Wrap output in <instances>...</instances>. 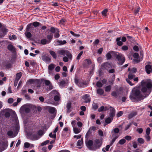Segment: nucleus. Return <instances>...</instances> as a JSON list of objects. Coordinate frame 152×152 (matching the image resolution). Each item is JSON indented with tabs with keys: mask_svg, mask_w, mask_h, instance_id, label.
<instances>
[{
	"mask_svg": "<svg viewBox=\"0 0 152 152\" xmlns=\"http://www.w3.org/2000/svg\"><path fill=\"white\" fill-rule=\"evenodd\" d=\"M141 91L143 95H142L140 91L136 89L133 91L129 98L133 102H138L143 100L144 98L148 95L151 91L152 88V81L150 80H143L141 82Z\"/></svg>",
	"mask_w": 152,
	"mask_h": 152,
	"instance_id": "1",
	"label": "nucleus"
},
{
	"mask_svg": "<svg viewBox=\"0 0 152 152\" xmlns=\"http://www.w3.org/2000/svg\"><path fill=\"white\" fill-rule=\"evenodd\" d=\"M114 57L116 58L118 61V64L119 65H122L125 61V58L121 53L115 52L114 53Z\"/></svg>",
	"mask_w": 152,
	"mask_h": 152,
	"instance_id": "2",
	"label": "nucleus"
},
{
	"mask_svg": "<svg viewBox=\"0 0 152 152\" xmlns=\"http://www.w3.org/2000/svg\"><path fill=\"white\" fill-rule=\"evenodd\" d=\"M95 143L93 145V150H95L100 148L102 145V142L99 139H96L94 141Z\"/></svg>",
	"mask_w": 152,
	"mask_h": 152,
	"instance_id": "3",
	"label": "nucleus"
},
{
	"mask_svg": "<svg viewBox=\"0 0 152 152\" xmlns=\"http://www.w3.org/2000/svg\"><path fill=\"white\" fill-rule=\"evenodd\" d=\"M41 24L38 22H34L33 23H31L28 25L27 26L26 31H29V29L31 28H32L33 27V26L35 27L38 26L39 25H40Z\"/></svg>",
	"mask_w": 152,
	"mask_h": 152,
	"instance_id": "4",
	"label": "nucleus"
},
{
	"mask_svg": "<svg viewBox=\"0 0 152 152\" xmlns=\"http://www.w3.org/2000/svg\"><path fill=\"white\" fill-rule=\"evenodd\" d=\"M75 83L79 87H84V85L85 84L84 82H82L79 81L77 78L75 79Z\"/></svg>",
	"mask_w": 152,
	"mask_h": 152,
	"instance_id": "5",
	"label": "nucleus"
},
{
	"mask_svg": "<svg viewBox=\"0 0 152 152\" xmlns=\"http://www.w3.org/2000/svg\"><path fill=\"white\" fill-rule=\"evenodd\" d=\"M102 66L107 71L109 69L112 68V66L108 62H105L102 65Z\"/></svg>",
	"mask_w": 152,
	"mask_h": 152,
	"instance_id": "6",
	"label": "nucleus"
},
{
	"mask_svg": "<svg viewBox=\"0 0 152 152\" xmlns=\"http://www.w3.org/2000/svg\"><path fill=\"white\" fill-rule=\"evenodd\" d=\"M44 81L45 85L48 86V88L49 90H50L53 89V86H52L50 81L48 80H44Z\"/></svg>",
	"mask_w": 152,
	"mask_h": 152,
	"instance_id": "7",
	"label": "nucleus"
},
{
	"mask_svg": "<svg viewBox=\"0 0 152 152\" xmlns=\"http://www.w3.org/2000/svg\"><path fill=\"white\" fill-rule=\"evenodd\" d=\"M96 129V127L95 126H92L90 127L86 134V137L90 135L92 133V132L94 131Z\"/></svg>",
	"mask_w": 152,
	"mask_h": 152,
	"instance_id": "8",
	"label": "nucleus"
},
{
	"mask_svg": "<svg viewBox=\"0 0 152 152\" xmlns=\"http://www.w3.org/2000/svg\"><path fill=\"white\" fill-rule=\"evenodd\" d=\"M145 69L147 73L149 74L152 72V65L148 64L145 66Z\"/></svg>",
	"mask_w": 152,
	"mask_h": 152,
	"instance_id": "9",
	"label": "nucleus"
},
{
	"mask_svg": "<svg viewBox=\"0 0 152 152\" xmlns=\"http://www.w3.org/2000/svg\"><path fill=\"white\" fill-rule=\"evenodd\" d=\"M83 98L85 102L86 103L89 102L91 101V98L88 94H86L83 96Z\"/></svg>",
	"mask_w": 152,
	"mask_h": 152,
	"instance_id": "10",
	"label": "nucleus"
},
{
	"mask_svg": "<svg viewBox=\"0 0 152 152\" xmlns=\"http://www.w3.org/2000/svg\"><path fill=\"white\" fill-rule=\"evenodd\" d=\"M116 52H115L113 51H110L106 55V57L107 59V60L110 59L111 58V55H113V56L114 57V53Z\"/></svg>",
	"mask_w": 152,
	"mask_h": 152,
	"instance_id": "11",
	"label": "nucleus"
},
{
	"mask_svg": "<svg viewBox=\"0 0 152 152\" xmlns=\"http://www.w3.org/2000/svg\"><path fill=\"white\" fill-rule=\"evenodd\" d=\"M91 60L90 59H86L84 60L83 66L84 67H86L88 65H90L91 64Z\"/></svg>",
	"mask_w": 152,
	"mask_h": 152,
	"instance_id": "12",
	"label": "nucleus"
},
{
	"mask_svg": "<svg viewBox=\"0 0 152 152\" xmlns=\"http://www.w3.org/2000/svg\"><path fill=\"white\" fill-rule=\"evenodd\" d=\"M42 59L46 63H49L50 61V59L49 57L46 56H42Z\"/></svg>",
	"mask_w": 152,
	"mask_h": 152,
	"instance_id": "13",
	"label": "nucleus"
},
{
	"mask_svg": "<svg viewBox=\"0 0 152 152\" xmlns=\"http://www.w3.org/2000/svg\"><path fill=\"white\" fill-rule=\"evenodd\" d=\"M110 113L109 114L110 116L113 118L115 115V111L114 109L111 107H110Z\"/></svg>",
	"mask_w": 152,
	"mask_h": 152,
	"instance_id": "14",
	"label": "nucleus"
},
{
	"mask_svg": "<svg viewBox=\"0 0 152 152\" xmlns=\"http://www.w3.org/2000/svg\"><path fill=\"white\" fill-rule=\"evenodd\" d=\"M10 110L9 109H5L4 110L3 112L4 113V115L6 117H8L10 116Z\"/></svg>",
	"mask_w": 152,
	"mask_h": 152,
	"instance_id": "15",
	"label": "nucleus"
},
{
	"mask_svg": "<svg viewBox=\"0 0 152 152\" xmlns=\"http://www.w3.org/2000/svg\"><path fill=\"white\" fill-rule=\"evenodd\" d=\"M93 144V142L92 140H88L87 143V145L88 147L90 149L93 150V148H91V146Z\"/></svg>",
	"mask_w": 152,
	"mask_h": 152,
	"instance_id": "16",
	"label": "nucleus"
},
{
	"mask_svg": "<svg viewBox=\"0 0 152 152\" xmlns=\"http://www.w3.org/2000/svg\"><path fill=\"white\" fill-rule=\"evenodd\" d=\"M66 43V42L65 40H58L57 41L56 43L57 45H61L64 44H65Z\"/></svg>",
	"mask_w": 152,
	"mask_h": 152,
	"instance_id": "17",
	"label": "nucleus"
},
{
	"mask_svg": "<svg viewBox=\"0 0 152 152\" xmlns=\"http://www.w3.org/2000/svg\"><path fill=\"white\" fill-rule=\"evenodd\" d=\"M22 73L21 72L17 73L16 75L15 81H18L22 76Z\"/></svg>",
	"mask_w": 152,
	"mask_h": 152,
	"instance_id": "18",
	"label": "nucleus"
},
{
	"mask_svg": "<svg viewBox=\"0 0 152 152\" xmlns=\"http://www.w3.org/2000/svg\"><path fill=\"white\" fill-rule=\"evenodd\" d=\"M73 129L74 132L75 134H78L81 131V129L77 127H74Z\"/></svg>",
	"mask_w": 152,
	"mask_h": 152,
	"instance_id": "19",
	"label": "nucleus"
},
{
	"mask_svg": "<svg viewBox=\"0 0 152 152\" xmlns=\"http://www.w3.org/2000/svg\"><path fill=\"white\" fill-rule=\"evenodd\" d=\"M66 82L64 80H62L58 83V84L61 88L64 87L66 85Z\"/></svg>",
	"mask_w": 152,
	"mask_h": 152,
	"instance_id": "20",
	"label": "nucleus"
},
{
	"mask_svg": "<svg viewBox=\"0 0 152 152\" xmlns=\"http://www.w3.org/2000/svg\"><path fill=\"white\" fill-rule=\"evenodd\" d=\"M48 109L49 112L51 113H53L56 111V109L53 107H49Z\"/></svg>",
	"mask_w": 152,
	"mask_h": 152,
	"instance_id": "21",
	"label": "nucleus"
},
{
	"mask_svg": "<svg viewBox=\"0 0 152 152\" xmlns=\"http://www.w3.org/2000/svg\"><path fill=\"white\" fill-rule=\"evenodd\" d=\"M137 114V113L136 112H134L129 114L128 115V118L129 119H130L133 117L135 116Z\"/></svg>",
	"mask_w": 152,
	"mask_h": 152,
	"instance_id": "22",
	"label": "nucleus"
},
{
	"mask_svg": "<svg viewBox=\"0 0 152 152\" xmlns=\"http://www.w3.org/2000/svg\"><path fill=\"white\" fill-rule=\"evenodd\" d=\"M27 82H29L30 83H40L39 80H34L33 79H30Z\"/></svg>",
	"mask_w": 152,
	"mask_h": 152,
	"instance_id": "23",
	"label": "nucleus"
},
{
	"mask_svg": "<svg viewBox=\"0 0 152 152\" xmlns=\"http://www.w3.org/2000/svg\"><path fill=\"white\" fill-rule=\"evenodd\" d=\"M50 42V41H47L46 39H42L41 41V43L42 45H45L49 43Z\"/></svg>",
	"mask_w": 152,
	"mask_h": 152,
	"instance_id": "24",
	"label": "nucleus"
},
{
	"mask_svg": "<svg viewBox=\"0 0 152 152\" xmlns=\"http://www.w3.org/2000/svg\"><path fill=\"white\" fill-rule=\"evenodd\" d=\"M66 56L69 58L71 59L72 58V56L71 54L68 51L66 50L65 54V56Z\"/></svg>",
	"mask_w": 152,
	"mask_h": 152,
	"instance_id": "25",
	"label": "nucleus"
},
{
	"mask_svg": "<svg viewBox=\"0 0 152 152\" xmlns=\"http://www.w3.org/2000/svg\"><path fill=\"white\" fill-rule=\"evenodd\" d=\"M134 74L132 72H130L128 76V78L130 80L132 79L135 77Z\"/></svg>",
	"mask_w": 152,
	"mask_h": 152,
	"instance_id": "26",
	"label": "nucleus"
},
{
	"mask_svg": "<svg viewBox=\"0 0 152 152\" xmlns=\"http://www.w3.org/2000/svg\"><path fill=\"white\" fill-rule=\"evenodd\" d=\"M49 53L54 58L56 59L57 58V56L56 53L52 50H50Z\"/></svg>",
	"mask_w": 152,
	"mask_h": 152,
	"instance_id": "27",
	"label": "nucleus"
},
{
	"mask_svg": "<svg viewBox=\"0 0 152 152\" xmlns=\"http://www.w3.org/2000/svg\"><path fill=\"white\" fill-rule=\"evenodd\" d=\"M120 37H118L116 39V41L117 42V45L120 46H121L123 44L122 42L121 41H120Z\"/></svg>",
	"mask_w": 152,
	"mask_h": 152,
	"instance_id": "28",
	"label": "nucleus"
},
{
	"mask_svg": "<svg viewBox=\"0 0 152 152\" xmlns=\"http://www.w3.org/2000/svg\"><path fill=\"white\" fill-rule=\"evenodd\" d=\"M66 50H61L58 51L57 53L58 54L65 56V54Z\"/></svg>",
	"mask_w": 152,
	"mask_h": 152,
	"instance_id": "29",
	"label": "nucleus"
},
{
	"mask_svg": "<svg viewBox=\"0 0 152 152\" xmlns=\"http://www.w3.org/2000/svg\"><path fill=\"white\" fill-rule=\"evenodd\" d=\"M113 119V118L108 117L105 119V122L107 124H108L112 122Z\"/></svg>",
	"mask_w": 152,
	"mask_h": 152,
	"instance_id": "30",
	"label": "nucleus"
},
{
	"mask_svg": "<svg viewBox=\"0 0 152 152\" xmlns=\"http://www.w3.org/2000/svg\"><path fill=\"white\" fill-rule=\"evenodd\" d=\"M50 94H51L52 96H55L56 95H59V93L57 92L56 91L53 90L52 91Z\"/></svg>",
	"mask_w": 152,
	"mask_h": 152,
	"instance_id": "31",
	"label": "nucleus"
},
{
	"mask_svg": "<svg viewBox=\"0 0 152 152\" xmlns=\"http://www.w3.org/2000/svg\"><path fill=\"white\" fill-rule=\"evenodd\" d=\"M55 65L53 64L49 65L48 66V70H52L54 69Z\"/></svg>",
	"mask_w": 152,
	"mask_h": 152,
	"instance_id": "32",
	"label": "nucleus"
},
{
	"mask_svg": "<svg viewBox=\"0 0 152 152\" xmlns=\"http://www.w3.org/2000/svg\"><path fill=\"white\" fill-rule=\"evenodd\" d=\"M97 93L100 95H102L104 93L103 90L101 88H99L97 90Z\"/></svg>",
	"mask_w": 152,
	"mask_h": 152,
	"instance_id": "33",
	"label": "nucleus"
},
{
	"mask_svg": "<svg viewBox=\"0 0 152 152\" xmlns=\"http://www.w3.org/2000/svg\"><path fill=\"white\" fill-rule=\"evenodd\" d=\"M60 99V94L56 95L54 96V99L56 101H58Z\"/></svg>",
	"mask_w": 152,
	"mask_h": 152,
	"instance_id": "34",
	"label": "nucleus"
},
{
	"mask_svg": "<svg viewBox=\"0 0 152 152\" xmlns=\"http://www.w3.org/2000/svg\"><path fill=\"white\" fill-rule=\"evenodd\" d=\"M118 136L117 135H116L115 137H114L113 139L111 141V142L110 143V146H111L114 143V142L115 140L116 139L118 138Z\"/></svg>",
	"mask_w": 152,
	"mask_h": 152,
	"instance_id": "35",
	"label": "nucleus"
},
{
	"mask_svg": "<svg viewBox=\"0 0 152 152\" xmlns=\"http://www.w3.org/2000/svg\"><path fill=\"white\" fill-rule=\"evenodd\" d=\"M111 95L113 96L117 97L119 95V94L116 91H113L111 93Z\"/></svg>",
	"mask_w": 152,
	"mask_h": 152,
	"instance_id": "36",
	"label": "nucleus"
},
{
	"mask_svg": "<svg viewBox=\"0 0 152 152\" xmlns=\"http://www.w3.org/2000/svg\"><path fill=\"white\" fill-rule=\"evenodd\" d=\"M71 107V104L70 103H68L67 105V112H70V109Z\"/></svg>",
	"mask_w": 152,
	"mask_h": 152,
	"instance_id": "37",
	"label": "nucleus"
},
{
	"mask_svg": "<svg viewBox=\"0 0 152 152\" xmlns=\"http://www.w3.org/2000/svg\"><path fill=\"white\" fill-rule=\"evenodd\" d=\"M138 142L140 144H143L144 142V139L141 138H139L137 139Z\"/></svg>",
	"mask_w": 152,
	"mask_h": 152,
	"instance_id": "38",
	"label": "nucleus"
},
{
	"mask_svg": "<svg viewBox=\"0 0 152 152\" xmlns=\"http://www.w3.org/2000/svg\"><path fill=\"white\" fill-rule=\"evenodd\" d=\"M27 31L25 33V35L27 38H30L31 37V34L30 32H28V31Z\"/></svg>",
	"mask_w": 152,
	"mask_h": 152,
	"instance_id": "39",
	"label": "nucleus"
},
{
	"mask_svg": "<svg viewBox=\"0 0 152 152\" xmlns=\"http://www.w3.org/2000/svg\"><path fill=\"white\" fill-rule=\"evenodd\" d=\"M49 136L52 138L55 139L56 136V134L54 133L53 134L52 133H50L49 134Z\"/></svg>",
	"mask_w": 152,
	"mask_h": 152,
	"instance_id": "40",
	"label": "nucleus"
},
{
	"mask_svg": "<svg viewBox=\"0 0 152 152\" xmlns=\"http://www.w3.org/2000/svg\"><path fill=\"white\" fill-rule=\"evenodd\" d=\"M126 140L125 139H123L121 140L118 143L121 145H123L126 142Z\"/></svg>",
	"mask_w": 152,
	"mask_h": 152,
	"instance_id": "41",
	"label": "nucleus"
},
{
	"mask_svg": "<svg viewBox=\"0 0 152 152\" xmlns=\"http://www.w3.org/2000/svg\"><path fill=\"white\" fill-rule=\"evenodd\" d=\"M56 31H57L55 32L56 33L54 35V37L55 38H57L59 37L60 35L59 34V31L58 30V29H57Z\"/></svg>",
	"mask_w": 152,
	"mask_h": 152,
	"instance_id": "42",
	"label": "nucleus"
},
{
	"mask_svg": "<svg viewBox=\"0 0 152 152\" xmlns=\"http://www.w3.org/2000/svg\"><path fill=\"white\" fill-rule=\"evenodd\" d=\"M83 53V51H81L78 55L77 56V58H76V60H78L79 61V59L80 58V57L82 55V54Z\"/></svg>",
	"mask_w": 152,
	"mask_h": 152,
	"instance_id": "43",
	"label": "nucleus"
},
{
	"mask_svg": "<svg viewBox=\"0 0 152 152\" xmlns=\"http://www.w3.org/2000/svg\"><path fill=\"white\" fill-rule=\"evenodd\" d=\"M7 48L10 50H13L14 48L13 46L12 45H9L7 47Z\"/></svg>",
	"mask_w": 152,
	"mask_h": 152,
	"instance_id": "44",
	"label": "nucleus"
},
{
	"mask_svg": "<svg viewBox=\"0 0 152 152\" xmlns=\"http://www.w3.org/2000/svg\"><path fill=\"white\" fill-rule=\"evenodd\" d=\"M111 88V86H107L105 88V91L106 92H109L110 91Z\"/></svg>",
	"mask_w": 152,
	"mask_h": 152,
	"instance_id": "45",
	"label": "nucleus"
},
{
	"mask_svg": "<svg viewBox=\"0 0 152 152\" xmlns=\"http://www.w3.org/2000/svg\"><path fill=\"white\" fill-rule=\"evenodd\" d=\"M57 29H58L57 28H55L53 27H52L50 28V31L53 33H54L57 31Z\"/></svg>",
	"mask_w": 152,
	"mask_h": 152,
	"instance_id": "46",
	"label": "nucleus"
},
{
	"mask_svg": "<svg viewBox=\"0 0 152 152\" xmlns=\"http://www.w3.org/2000/svg\"><path fill=\"white\" fill-rule=\"evenodd\" d=\"M145 137L147 141L148 142L150 141L151 137L149 135H145Z\"/></svg>",
	"mask_w": 152,
	"mask_h": 152,
	"instance_id": "47",
	"label": "nucleus"
},
{
	"mask_svg": "<svg viewBox=\"0 0 152 152\" xmlns=\"http://www.w3.org/2000/svg\"><path fill=\"white\" fill-rule=\"evenodd\" d=\"M49 142V140H47L41 144V146H44L48 144Z\"/></svg>",
	"mask_w": 152,
	"mask_h": 152,
	"instance_id": "48",
	"label": "nucleus"
},
{
	"mask_svg": "<svg viewBox=\"0 0 152 152\" xmlns=\"http://www.w3.org/2000/svg\"><path fill=\"white\" fill-rule=\"evenodd\" d=\"M121 49L123 50H127L128 49V47L127 46L124 45L122 46Z\"/></svg>",
	"mask_w": 152,
	"mask_h": 152,
	"instance_id": "49",
	"label": "nucleus"
},
{
	"mask_svg": "<svg viewBox=\"0 0 152 152\" xmlns=\"http://www.w3.org/2000/svg\"><path fill=\"white\" fill-rule=\"evenodd\" d=\"M113 131L115 133L117 134L119 132V129L117 128H115L113 129Z\"/></svg>",
	"mask_w": 152,
	"mask_h": 152,
	"instance_id": "50",
	"label": "nucleus"
},
{
	"mask_svg": "<svg viewBox=\"0 0 152 152\" xmlns=\"http://www.w3.org/2000/svg\"><path fill=\"white\" fill-rule=\"evenodd\" d=\"M9 39H16V36L15 35H13L12 36H10L9 37Z\"/></svg>",
	"mask_w": 152,
	"mask_h": 152,
	"instance_id": "51",
	"label": "nucleus"
},
{
	"mask_svg": "<svg viewBox=\"0 0 152 152\" xmlns=\"http://www.w3.org/2000/svg\"><path fill=\"white\" fill-rule=\"evenodd\" d=\"M151 131V129L149 128H148L146 131V134L149 135Z\"/></svg>",
	"mask_w": 152,
	"mask_h": 152,
	"instance_id": "52",
	"label": "nucleus"
},
{
	"mask_svg": "<svg viewBox=\"0 0 152 152\" xmlns=\"http://www.w3.org/2000/svg\"><path fill=\"white\" fill-rule=\"evenodd\" d=\"M96 85L98 87L100 88L102 86V84L101 83L99 82H98L96 83Z\"/></svg>",
	"mask_w": 152,
	"mask_h": 152,
	"instance_id": "53",
	"label": "nucleus"
},
{
	"mask_svg": "<svg viewBox=\"0 0 152 152\" xmlns=\"http://www.w3.org/2000/svg\"><path fill=\"white\" fill-rule=\"evenodd\" d=\"M93 108L94 110H96L97 109L98 107L97 104L94 103L92 105Z\"/></svg>",
	"mask_w": 152,
	"mask_h": 152,
	"instance_id": "54",
	"label": "nucleus"
},
{
	"mask_svg": "<svg viewBox=\"0 0 152 152\" xmlns=\"http://www.w3.org/2000/svg\"><path fill=\"white\" fill-rule=\"evenodd\" d=\"M82 144V140H79L77 143V145L78 146H80Z\"/></svg>",
	"mask_w": 152,
	"mask_h": 152,
	"instance_id": "55",
	"label": "nucleus"
},
{
	"mask_svg": "<svg viewBox=\"0 0 152 152\" xmlns=\"http://www.w3.org/2000/svg\"><path fill=\"white\" fill-rule=\"evenodd\" d=\"M108 72L109 73H113L115 72V70L114 69H109L108 70Z\"/></svg>",
	"mask_w": 152,
	"mask_h": 152,
	"instance_id": "56",
	"label": "nucleus"
},
{
	"mask_svg": "<svg viewBox=\"0 0 152 152\" xmlns=\"http://www.w3.org/2000/svg\"><path fill=\"white\" fill-rule=\"evenodd\" d=\"M137 71V69L135 68H133L131 70L130 72H132L134 74Z\"/></svg>",
	"mask_w": 152,
	"mask_h": 152,
	"instance_id": "57",
	"label": "nucleus"
},
{
	"mask_svg": "<svg viewBox=\"0 0 152 152\" xmlns=\"http://www.w3.org/2000/svg\"><path fill=\"white\" fill-rule=\"evenodd\" d=\"M123 114V112L121 111L119 112L117 114V116L118 117L121 116Z\"/></svg>",
	"mask_w": 152,
	"mask_h": 152,
	"instance_id": "58",
	"label": "nucleus"
},
{
	"mask_svg": "<svg viewBox=\"0 0 152 152\" xmlns=\"http://www.w3.org/2000/svg\"><path fill=\"white\" fill-rule=\"evenodd\" d=\"M107 11V9H105L103 10V11L102 12V15H103L105 16L106 14V13Z\"/></svg>",
	"mask_w": 152,
	"mask_h": 152,
	"instance_id": "59",
	"label": "nucleus"
},
{
	"mask_svg": "<svg viewBox=\"0 0 152 152\" xmlns=\"http://www.w3.org/2000/svg\"><path fill=\"white\" fill-rule=\"evenodd\" d=\"M8 102L10 104L12 103L13 102V99L12 98H10L8 100Z\"/></svg>",
	"mask_w": 152,
	"mask_h": 152,
	"instance_id": "60",
	"label": "nucleus"
},
{
	"mask_svg": "<svg viewBox=\"0 0 152 152\" xmlns=\"http://www.w3.org/2000/svg\"><path fill=\"white\" fill-rule=\"evenodd\" d=\"M53 37V34H50V35H48L47 36V38L50 40H51Z\"/></svg>",
	"mask_w": 152,
	"mask_h": 152,
	"instance_id": "61",
	"label": "nucleus"
},
{
	"mask_svg": "<svg viewBox=\"0 0 152 152\" xmlns=\"http://www.w3.org/2000/svg\"><path fill=\"white\" fill-rule=\"evenodd\" d=\"M125 138V139L127 140H130L132 139V138L131 136L128 135L126 136Z\"/></svg>",
	"mask_w": 152,
	"mask_h": 152,
	"instance_id": "62",
	"label": "nucleus"
},
{
	"mask_svg": "<svg viewBox=\"0 0 152 152\" xmlns=\"http://www.w3.org/2000/svg\"><path fill=\"white\" fill-rule=\"evenodd\" d=\"M134 58H139V55L138 53H135L133 55Z\"/></svg>",
	"mask_w": 152,
	"mask_h": 152,
	"instance_id": "63",
	"label": "nucleus"
},
{
	"mask_svg": "<svg viewBox=\"0 0 152 152\" xmlns=\"http://www.w3.org/2000/svg\"><path fill=\"white\" fill-rule=\"evenodd\" d=\"M24 147L26 148H28L30 146V144L28 142H25L24 144Z\"/></svg>",
	"mask_w": 152,
	"mask_h": 152,
	"instance_id": "64",
	"label": "nucleus"
}]
</instances>
